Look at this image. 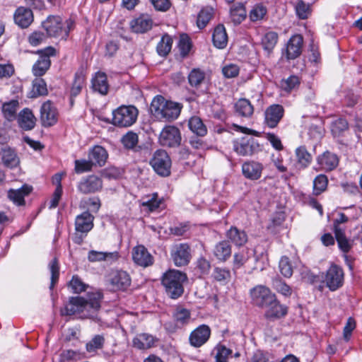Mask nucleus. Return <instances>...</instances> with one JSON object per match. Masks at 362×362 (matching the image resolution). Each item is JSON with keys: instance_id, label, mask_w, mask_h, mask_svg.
I'll list each match as a JSON object with an SVG mask.
<instances>
[{"instance_id": "12", "label": "nucleus", "mask_w": 362, "mask_h": 362, "mask_svg": "<svg viewBox=\"0 0 362 362\" xmlns=\"http://www.w3.org/2000/svg\"><path fill=\"white\" fill-rule=\"evenodd\" d=\"M112 291H127L131 286L132 279L129 274L123 270L112 271L107 279Z\"/></svg>"}, {"instance_id": "2", "label": "nucleus", "mask_w": 362, "mask_h": 362, "mask_svg": "<svg viewBox=\"0 0 362 362\" xmlns=\"http://www.w3.org/2000/svg\"><path fill=\"white\" fill-rule=\"evenodd\" d=\"M182 108V104L167 100L164 97L157 95L151 102L150 110L158 119L170 122L178 117Z\"/></svg>"}, {"instance_id": "13", "label": "nucleus", "mask_w": 362, "mask_h": 362, "mask_svg": "<svg viewBox=\"0 0 362 362\" xmlns=\"http://www.w3.org/2000/svg\"><path fill=\"white\" fill-rule=\"evenodd\" d=\"M103 187L102 178L93 174L83 177L77 186L78 192L83 194L99 192L103 189Z\"/></svg>"}, {"instance_id": "37", "label": "nucleus", "mask_w": 362, "mask_h": 362, "mask_svg": "<svg viewBox=\"0 0 362 362\" xmlns=\"http://www.w3.org/2000/svg\"><path fill=\"white\" fill-rule=\"evenodd\" d=\"M279 40L277 33L274 31H269L266 33L262 37L261 45L263 49L267 52V55L273 52Z\"/></svg>"}, {"instance_id": "4", "label": "nucleus", "mask_w": 362, "mask_h": 362, "mask_svg": "<svg viewBox=\"0 0 362 362\" xmlns=\"http://www.w3.org/2000/svg\"><path fill=\"white\" fill-rule=\"evenodd\" d=\"M42 25L48 37H61L66 40L69 33L74 29L76 23L71 18L63 22L59 16H49L42 22Z\"/></svg>"}, {"instance_id": "33", "label": "nucleus", "mask_w": 362, "mask_h": 362, "mask_svg": "<svg viewBox=\"0 0 362 362\" xmlns=\"http://www.w3.org/2000/svg\"><path fill=\"white\" fill-rule=\"evenodd\" d=\"M157 341L156 337L148 333L138 334L132 340L133 346L144 350L153 347Z\"/></svg>"}, {"instance_id": "56", "label": "nucleus", "mask_w": 362, "mask_h": 362, "mask_svg": "<svg viewBox=\"0 0 362 362\" xmlns=\"http://www.w3.org/2000/svg\"><path fill=\"white\" fill-rule=\"evenodd\" d=\"M215 350L216 351L215 356L216 362H228V356L233 353L231 349L221 344H217Z\"/></svg>"}, {"instance_id": "15", "label": "nucleus", "mask_w": 362, "mask_h": 362, "mask_svg": "<svg viewBox=\"0 0 362 362\" xmlns=\"http://www.w3.org/2000/svg\"><path fill=\"white\" fill-rule=\"evenodd\" d=\"M174 322H168L165 324V328L169 332H175L178 329L189 324L191 319L190 311L186 308H177L173 314Z\"/></svg>"}, {"instance_id": "11", "label": "nucleus", "mask_w": 362, "mask_h": 362, "mask_svg": "<svg viewBox=\"0 0 362 362\" xmlns=\"http://www.w3.org/2000/svg\"><path fill=\"white\" fill-rule=\"evenodd\" d=\"M250 294L252 303L259 308H264L276 297L268 287L263 285H257L250 289Z\"/></svg>"}, {"instance_id": "34", "label": "nucleus", "mask_w": 362, "mask_h": 362, "mask_svg": "<svg viewBox=\"0 0 362 362\" xmlns=\"http://www.w3.org/2000/svg\"><path fill=\"white\" fill-rule=\"evenodd\" d=\"M214 255L217 259L221 262L227 261L231 256L232 247L228 240H221L214 247L213 250Z\"/></svg>"}, {"instance_id": "27", "label": "nucleus", "mask_w": 362, "mask_h": 362, "mask_svg": "<svg viewBox=\"0 0 362 362\" xmlns=\"http://www.w3.org/2000/svg\"><path fill=\"white\" fill-rule=\"evenodd\" d=\"M226 237L228 238L229 243H233L238 247L245 245L248 240L246 232L243 230L238 229L236 226H231L226 232Z\"/></svg>"}, {"instance_id": "64", "label": "nucleus", "mask_w": 362, "mask_h": 362, "mask_svg": "<svg viewBox=\"0 0 362 362\" xmlns=\"http://www.w3.org/2000/svg\"><path fill=\"white\" fill-rule=\"evenodd\" d=\"M15 74V69L11 64H0V79L11 78Z\"/></svg>"}, {"instance_id": "59", "label": "nucleus", "mask_w": 362, "mask_h": 362, "mask_svg": "<svg viewBox=\"0 0 362 362\" xmlns=\"http://www.w3.org/2000/svg\"><path fill=\"white\" fill-rule=\"evenodd\" d=\"M274 288L285 296H290L292 293L291 288L279 278H275L272 281Z\"/></svg>"}, {"instance_id": "6", "label": "nucleus", "mask_w": 362, "mask_h": 362, "mask_svg": "<svg viewBox=\"0 0 362 362\" xmlns=\"http://www.w3.org/2000/svg\"><path fill=\"white\" fill-rule=\"evenodd\" d=\"M149 163L158 175L161 177H168L170 175L172 161L165 150H156L153 153Z\"/></svg>"}, {"instance_id": "55", "label": "nucleus", "mask_w": 362, "mask_h": 362, "mask_svg": "<svg viewBox=\"0 0 362 362\" xmlns=\"http://www.w3.org/2000/svg\"><path fill=\"white\" fill-rule=\"evenodd\" d=\"M279 271L281 274L286 278H290L293 275V266L289 258L283 256L279 263Z\"/></svg>"}, {"instance_id": "31", "label": "nucleus", "mask_w": 362, "mask_h": 362, "mask_svg": "<svg viewBox=\"0 0 362 362\" xmlns=\"http://www.w3.org/2000/svg\"><path fill=\"white\" fill-rule=\"evenodd\" d=\"M33 190V187L30 185L24 184L19 189H10L8 191V197L14 204L18 206H23L25 204L24 197L28 196Z\"/></svg>"}, {"instance_id": "53", "label": "nucleus", "mask_w": 362, "mask_h": 362, "mask_svg": "<svg viewBox=\"0 0 362 362\" xmlns=\"http://www.w3.org/2000/svg\"><path fill=\"white\" fill-rule=\"evenodd\" d=\"M295 11L298 18L301 20L308 18L312 12L310 4H305L303 0H300L296 4Z\"/></svg>"}, {"instance_id": "52", "label": "nucleus", "mask_w": 362, "mask_h": 362, "mask_svg": "<svg viewBox=\"0 0 362 362\" xmlns=\"http://www.w3.org/2000/svg\"><path fill=\"white\" fill-rule=\"evenodd\" d=\"M334 233L339 249L344 252H348L351 248V244L346 237L344 230H339Z\"/></svg>"}, {"instance_id": "36", "label": "nucleus", "mask_w": 362, "mask_h": 362, "mask_svg": "<svg viewBox=\"0 0 362 362\" xmlns=\"http://www.w3.org/2000/svg\"><path fill=\"white\" fill-rule=\"evenodd\" d=\"M212 42L214 45L218 49H223L226 47L228 35L223 25L218 24L214 28L212 33Z\"/></svg>"}, {"instance_id": "48", "label": "nucleus", "mask_w": 362, "mask_h": 362, "mask_svg": "<svg viewBox=\"0 0 362 362\" xmlns=\"http://www.w3.org/2000/svg\"><path fill=\"white\" fill-rule=\"evenodd\" d=\"M230 17L235 24H240L246 18L244 4L238 3L230 8Z\"/></svg>"}, {"instance_id": "8", "label": "nucleus", "mask_w": 362, "mask_h": 362, "mask_svg": "<svg viewBox=\"0 0 362 362\" xmlns=\"http://www.w3.org/2000/svg\"><path fill=\"white\" fill-rule=\"evenodd\" d=\"M181 141V132L174 125L165 126L158 136L159 144L165 148H177Z\"/></svg>"}, {"instance_id": "16", "label": "nucleus", "mask_w": 362, "mask_h": 362, "mask_svg": "<svg viewBox=\"0 0 362 362\" xmlns=\"http://www.w3.org/2000/svg\"><path fill=\"white\" fill-rule=\"evenodd\" d=\"M303 45V37L300 34L292 35L287 42L286 47L283 51V55L285 56L287 61L293 60L302 53Z\"/></svg>"}, {"instance_id": "41", "label": "nucleus", "mask_w": 362, "mask_h": 362, "mask_svg": "<svg viewBox=\"0 0 362 362\" xmlns=\"http://www.w3.org/2000/svg\"><path fill=\"white\" fill-rule=\"evenodd\" d=\"M214 15V9L209 6L203 7L197 14L196 24L200 29H204L210 21L213 18Z\"/></svg>"}, {"instance_id": "9", "label": "nucleus", "mask_w": 362, "mask_h": 362, "mask_svg": "<svg viewBox=\"0 0 362 362\" xmlns=\"http://www.w3.org/2000/svg\"><path fill=\"white\" fill-rule=\"evenodd\" d=\"M233 149L240 156H251L262 151L258 141L251 136H243L233 142Z\"/></svg>"}, {"instance_id": "40", "label": "nucleus", "mask_w": 362, "mask_h": 362, "mask_svg": "<svg viewBox=\"0 0 362 362\" xmlns=\"http://www.w3.org/2000/svg\"><path fill=\"white\" fill-rule=\"evenodd\" d=\"M189 129L197 136H204L207 134V128L202 119L198 116H192L188 120Z\"/></svg>"}, {"instance_id": "19", "label": "nucleus", "mask_w": 362, "mask_h": 362, "mask_svg": "<svg viewBox=\"0 0 362 362\" xmlns=\"http://www.w3.org/2000/svg\"><path fill=\"white\" fill-rule=\"evenodd\" d=\"M264 308L266 309L264 317L270 321L280 320L288 313V307L281 304L276 296Z\"/></svg>"}, {"instance_id": "45", "label": "nucleus", "mask_w": 362, "mask_h": 362, "mask_svg": "<svg viewBox=\"0 0 362 362\" xmlns=\"http://www.w3.org/2000/svg\"><path fill=\"white\" fill-rule=\"evenodd\" d=\"M48 94V90L45 81L37 77L33 81V88L30 92V98H35L39 96H44Z\"/></svg>"}, {"instance_id": "61", "label": "nucleus", "mask_w": 362, "mask_h": 362, "mask_svg": "<svg viewBox=\"0 0 362 362\" xmlns=\"http://www.w3.org/2000/svg\"><path fill=\"white\" fill-rule=\"evenodd\" d=\"M212 276L217 281H227L230 279V272L226 268L215 267Z\"/></svg>"}, {"instance_id": "25", "label": "nucleus", "mask_w": 362, "mask_h": 362, "mask_svg": "<svg viewBox=\"0 0 362 362\" xmlns=\"http://www.w3.org/2000/svg\"><path fill=\"white\" fill-rule=\"evenodd\" d=\"M188 82L190 86L196 91H197V95H203L206 93V90L200 89L203 84L206 81L205 72L200 69H193L188 74Z\"/></svg>"}, {"instance_id": "1", "label": "nucleus", "mask_w": 362, "mask_h": 362, "mask_svg": "<svg viewBox=\"0 0 362 362\" xmlns=\"http://www.w3.org/2000/svg\"><path fill=\"white\" fill-rule=\"evenodd\" d=\"M88 296V300L81 296L71 297L64 310L62 311V315H73L86 312L84 315L93 317L100 308L103 295L98 291L89 293Z\"/></svg>"}, {"instance_id": "32", "label": "nucleus", "mask_w": 362, "mask_h": 362, "mask_svg": "<svg viewBox=\"0 0 362 362\" xmlns=\"http://www.w3.org/2000/svg\"><path fill=\"white\" fill-rule=\"evenodd\" d=\"M153 21L149 16L141 15L130 22L131 30L134 33H144L151 29Z\"/></svg>"}, {"instance_id": "57", "label": "nucleus", "mask_w": 362, "mask_h": 362, "mask_svg": "<svg viewBox=\"0 0 362 362\" xmlns=\"http://www.w3.org/2000/svg\"><path fill=\"white\" fill-rule=\"evenodd\" d=\"M121 141L125 148L132 149L137 145L139 137L136 133L130 131L122 137Z\"/></svg>"}, {"instance_id": "60", "label": "nucleus", "mask_w": 362, "mask_h": 362, "mask_svg": "<svg viewBox=\"0 0 362 362\" xmlns=\"http://www.w3.org/2000/svg\"><path fill=\"white\" fill-rule=\"evenodd\" d=\"M93 168V165L89 158L76 160L74 162V170L78 174L91 171Z\"/></svg>"}, {"instance_id": "44", "label": "nucleus", "mask_w": 362, "mask_h": 362, "mask_svg": "<svg viewBox=\"0 0 362 362\" xmlns=\"http://www.w3.org/2000/svg\"><path fill=\"white\" fill-rule=\"evenodd\" d=\"M173 42V37L167 33L164 34L156 46L158 54L160 57L168 55L171 51Z\"/></svg>"}, {"instance_id": "50", "label": "nucleus", "mask_w": 362, "mask_h": 362, "mask_svg": "<svg viewBox=\"0 0 362 362\" xmlns=\"http://www.w3.org/2000/svg\"><path fill=\"white\" fill-rule=\"evenodd\" d=\"M328 185V178L324 174H320L315 177L313 180V194L318 196L324 192Z\"/></svg>"}, {"instance_id": "14", "label": "nucleus", "mask_w": 362, "mask_h": 362, "mask_svg": "<svg viewBox=\"0 0 362 362\" xmlns=\"http://www.w3.org/2000/svg\"><path fill=\"white\" fill-rule=\"evenodd\" d=\"M170 256L175 266H186L192 257L190 246L187 243L176 244L171 249Z\"/></svg>"}, {"instance_id": "46", "label": "nucleus", "mask_w": 362, "mask_h": 362, "mask_svg": "<svg viewBox=\"0 0 362 362\" xmlns=\"http://www.w3.org/2000/svg\"><path fill=\"white\" fill-rule=\"evenodd\" d=\"M300 84V79L298 76L291 75L280 81L281 88L286 93H291L298 88Z\"/></svg>"}, {"instance_id": "38", "label": "nucleus", "mask_w": 362, "mask_h": 362, "mask_svg": "<svg viewBox=\"0 0 362 362\" xmlns=\"http://www.w3.org/2000/svg\"><path fill=\"white\" fill-rule=\"evenodd\" d=\"M86 77L82 72H76L74 75V79L72 83L70 90V103L71 105H74V98L78 95L84 85Z\"/></svg>"}, {"instance_id": "47", "label": "nucleus", "mask_w": 362, "mask_h": 362, "mask_svg": "<svg viewBox=\"0 0 362 362\" xmlns=\"http://www.w3.org/2000/svg\"><path fill=\"white\" fill-rule=\"evenodd\" d=\"M18 107L19 102L18 100H11L4 103L2 105V112L4 117L10 121L14 119Z\"/></svg>"}, {"instance_id": "39", "label": "nucleus", "mask_w": 362, "mask_h": 362, "mask_svg": "<svg viewBox=\"0 0 362 362\" xmlns=\"http://www.w3.org/2000/svg\"><path fill=\"white\" fill-rule=\"evenodd\" d=\"M235 113L243 117H250L254 112V107L250 101L245 98L239 99L234 105Z\"/></svg>"}, {"instance_id": "29", "label": "nucleus", "mask_w": 362, "mask_h": 362, "mask_svg": "<svg viewBox=\"0 0 362 362\" xmlns=\"http://www.w3.org/2000/svg\"><path fill=\"white\" fill-rule=\"evenodd\" d=\"M108 158V153L105 148L96 145L88 151V158L92 163L93 167H102L105 165Z\"/></svg>"}, {"instance_id": "20", "label": "nucleus", "mask_w": 362, "mask_h": 362, "mask_svg": "<svg viewBox=\"0 0 362 362\" xmlns=\"http://www.w3.org/2000/svg\"><path fill=\"white\" fill-rule=\"evenodd\" d=\"M211 335V329L208 325H202L193 330L189 337L191 346L198 348L204 344Z\"/></svg>"}, {"instance_id": "5", "label": "nucleus", "mask_w": 362, "mask_h": 362, "mask_svg": "<svg viewBox=\"0 0 362 362\" xmlns=\"http://www.w3.org/2000/svg\"><path fill=\"white\" fill-rule=\"evenodd\" d=\"M139 114L134 105H121L112 112V123L118 127H129L136 121Z\"/></svg>"}, {"instance_id": "23", "label": "nucleus", "mask_w": 362, "mask_h": 362, "mask_svg": "<svg viewBox=\"0 0 362 362\" xmlns=\"http://www.w3.org/2000/svg\"><path fill=\"white\" fill-rule=\"evenodd\" d=\"M91 88L93 92H97L102 95H107L110 84L105 73L98 71L94 74L91 78Z\"/></svg>"}, {"instance_id": "24", "label": "nucleus", "mask_w": 362, "mask_h": 362, "mask_svg": "<svg viewBox=\"0 0 362 362\" xmlns=\"http://www.w3.org/2000/svg\"><path fill=\"white\" fill-rule=\"evenodd\" d=\"M94 216L88 211L78 215L75 220V230L78 233H87L93 228Z\"/></svg>"}, {"instance_id": "18", "label": "nucleus", "mask_w": 362, "mask_h": 362, "mask_svg": "<svg viewBox=\"0 0 362 362\" xmlns=\"http://www.w3.org/2000/svg\"><path fill=\"white\" fill-rule=\"evenodd\" d=\"M40 120L45 127L53 126L58 120V111L51 100L42 103L40 108Z\"/></svg>"}, {"instance_id": "43", "label": "nucleus", "mask_w": 362, "mask_h": 362, "mask_svg": "<svg viewBox=\"0 0 362 362\" xmlns=\"http://www.w3.org/2000/svg\"><path fill=\"white\" fill-rule=\"evenodd\" d=\"M330 129L334 137H339L344 136V132L349 130V124L345 118L339 117L332 122Z\"/></svg>"}, {"instance_id": "10", "label": "nucleus", "mask_w": 362, "mask_h": 362, "mask_svg": "<svg viewBox=\"0 0 362 362\" xmlns=\"http://www.w3.org/2000/svg\"><path fill=\"white\" fill-rule=\"evenodd\" d=\"M344 273L343 269L332 264L327 270L324 282L327 288L332 291H334L341 288L344 284Z\"/></svg>"}, {"instance_id": "58", "label": "nucleus", "mask_w": 362, "mask_h": 362, "mask_svg": "<svg viewBox=\"0 0 362 362\" xmlns=\"http://www.w3.org/2000/svg\"><path fill=\"white\" fill-rule=\"evenodd\" d=\"M49 270L51 272V282L49 288L52 290L59 280V267L57 257H54L49 264Z\"/></svg>"}, {"instance_id": "28", "label": "nucleus", "mask_w": 362, "mask_h": 362, "mask_svg": "<svg viewBox=\"0 0 362 362\" xmlns=\"http://www.w3.org/2000/svg\"><path fill=\"white\" fill-rule=\"evenodd\" d=\"M317 160L320 170L325 171H331L336 168L339 164L338 156L328 151L319 156Z\"/></svg>"}, {"instance_id": "21", "label": "nucleus", "mask_w": 362, "mask_h": 362, "mask_svg": "<svg viewBox=\"0 0 362 362\" xmlns=\"http://www.w3.org/2000/svg\"><path fill=\"white\" fill-rule=\"evenodd\" d=\"M132 259L135 264L142 267L151 266L154 262L153 257L142 245H136L133 248Z\"/></svg>"}, {"instance_id": "3", "label": "nucleus", "mask_w": 362, "mask_h": 362, "mask_svg": "<svg viewBox=\"0 0 362 362\" xmlns=\"http://www.w3.org/2000/svg\"><path fill=\"white\" fill-rule=\"evenodd\" d=\"M187 281V274L175 269H170L163 274L161 284L166 295L171 299H177L184 293V283Z\"/></svg>"}, {"instance_id": "7", "label": "nucleus", "mask_w": 362, "mask_h": 362, "mask_svg": "<svg viewBox=\"0 0 362 362\" xmlns=\"http://www.w3.org/2000/svg\"><path fill=\"white\" fill-rule=\"evenodd\" d=\"M56 49L49 46L45 49H39L36 54H39V59L33 64L32 72L36 77H41L45 74L51 66L50 57L56 55Z\"/></svg>"}, {"instance_id": "63", "label": "nucleus", "mask_w": 362, "mask_h": 362, "mask_svg": "<svg viewBox=\"0 0 362 362\" xmlns=\"http://www.w3.org/2000/svg\"><path fill=\"white\" fill-rule=\"evenodd\" d=\"M240 72L239 66L235 64H228L222 68V74L227 78H235Z\"/></svg>"}, {"instance_id": "17", "label": "nucleus", "mask_w": 362, "mask_h": 362, "mask_svg": "<svg viewBox=\"0 0 362 362\" xmlns=\"http://www.w3.org/2000/svg\"><path fill=\"white\" fill-rule=\"evenodd\" d=\"M284 115V108L281 105L272 104L264 111V123L269 128L276 127Z\"/></svg>"}, {"instance_id": "42", "label": "nucleus", "mask_w": 362, "mask_h": 362, "mask_svg": "<svg viewBox=\"0 0 362 362\" xmlns=\"http://www.w3.org/2000/svg\"><path fill=\"white\" fill-rule=\"evenodd\" d=\"M193 47L192 41L190 37L187 33H182L180 35L179 41L177 43V48L181 58L185 59L189 54Z\"/></svg>"}, {"instance_id": "54", "label": "nucleus", "mask_w": 362, "mask_h": 362, "mask_svg": "<svg viewBox=\"0 0 362 362\" xmlns=\"http://www.w3.org/2000/svg\"><path fill=\"white\" fill-rule=\"evenodd\" d=\"M74 293H81L86 290L88 285L85 284L78 275H74L68 284Z\"/></svg>"}, {"instance_id": "22", "label": "nucleus", "mask_w": 362, "mask_h": 362, "mask_svg": "<svg viewBox=\"0 0 362 362\" xmlns=\"http://www.w3.org/2000/svg\"><path fill=\"white\" fill-rule=\"evenodd\" d=\"M14 22L21 28H27L33 22L34 16L30 8L19 6L13 14Z\"/></svg>"}, {"instance_id": "26", "label": "nucleus", "mask_w": 362, "mask_h": 362, "mask_svg": "<svg viewBox=\"0 0 362 362\" xmlns=\"http://www.w3.org/2000/svg\"><path fill=\"white\" fill-rule=\"evenodd\" d=\"M262 170V165L253 160L245 162L242 165L243 175L251 180H257L260 178Z\"/></svg>"}, {"instance_id": "49", "label": "nucleus", "mask_w": 362, "mask_h": 362, "mask_svg": "<svg viewBox=\"0 0 362 362\" xmlns=\"http://www.w3.org/2000/svg\"><path fill=\"white\" fill-rule=\"evenodd\" d=\"M297 162L302 168H307L312 161V156L305 146H300L296 149Z\"/></svg>"}, {"instance_id": "35", "label": "nucleus", "mask_w": 362, "mask_h": 362, "mask_svg": "<svg viewBox=\"0 0 362 362\" xmlns=\"http://www.w3.org/2000/svg\"><path fill=\"white\" fill-rule=\"evenodd\" d=\"M35 121L36 118L33 112L28 108H25L21 111L18 117L19 126L25 131L33 129L35 125Z\"/></svg>"}, {"instance_id": "51", "label": "nucleus", "mask_w": 362, "mask_h": 362, "mask_svg": "<svg viewBox=\"0 0 362 362\" xmlns=\"http://www.w3.org/2000/svg\"><path fill=\"white\" fill-rule=\"evenodd\" d=\"M105 339L103 334L95 335L86 345V349L89 353L95 352L104 346Z\"/></svg>"}, {"instance_id": "62", "label": "nucleus", "mask_w": 362, "mask_h": 362, "mask_svg": "<svg viewBox=\"0 0 362 362\" xmlns=\"http://www.w3.org/2000/svg\"><path fill=\"white\" fill-rule=\"evenodd\" d=\"M267 13V8L262 5H256L250 12V18L252 21L262 20Z\"/></svg>"}, {"instance_id": "30", "label": "nucleus", "mask_w": 362, "mask_h": 362, "mask_svg": "<svg viewBox=\"0 0 362 362\" xmlns=\"http://www.w3.org/2000/svg\"><path fill=\"white\" fill-rule=\"evenodd\" d=\"M3 165L8 168H15L20 165V158L16 151L10 147L2 148L0 151Z\"/></svg>"}]
</instances>
